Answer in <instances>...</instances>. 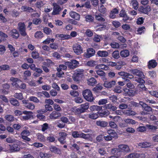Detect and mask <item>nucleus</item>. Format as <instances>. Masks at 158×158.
Returning a JSON list of instances; mask_svg holds the SVG:
<instances>
[{
    "instance_id": "7c9ffc66",
    "label": "nucleus",
    "mask_w": 158,
    "mask_h": 158,
    "mask_svg": "<svg viewBox=\"0 0 158 158\" xmlns=\"http://www.w3.org/2000/svg\"><path fill=\"white\" fill-rule=\"evenodd\" d=\"M72 111L74 112L76 114H78L83 113L82 110L80 108H77L74 107L72 109Z\"/></svg>"
},
{
    "instance_id": "9b49d317",
    "label": "nucleus",
    "mask_w": 158,
    "mask_h": 158,
    "mask_svg": "<svg viewBox=\"0 0 158 158\" xmlns=\"http://www.w3.org/2000/svg\"><path fill=\"white\" fill-rule=\"evenodd\" d=\"M119 15L120 17L123 18V20L125 22H127V21L129 19H130V17L128 15L124 9H123L121 10L119 14Z\"/></svg>"
},
{
    "instance_id": "f257e3e1",
    "label": "nucleus",
    "mask_w": 158,
    "mask_h": 158,
    "mask_svg": "<svg viewBox=\"0 0 158 158\" xmlns=\"http://www.w3.org/2000/svg\"><path fill=\"white\" fill-rule=\"evenodd\" d=\"M6 147L7 148L4 150V151H7L11 152H18L20 148V146L16 143L12 145L7 144L6 146Z\"/></svg>"
},
{
    "instance_id": "13d9d810",
    "label": "nucleus",
    "mask_w": 158,
    "mask_h": 158,
    "mask_svg": "<svg viewBox=\"0 0 158 158\" xmlns=\"http://www.w3.org/2000/svg\"><path fill=\"white\" fill-rule=\"evenodd\" d=\"M31 54L32 57L34 59H37L39 56L38 52L35 51L32 52Z\"/></svg>"
},
{
    "instance_id": "3c124183",
    "label": "nucleus",
    "mask_w": 158,
    "mask_h": 158,
    "mask_svg": "<svg viewBox=\"0 0 158 158\" xmlns=\"http://www.w3.org/2000/svg\"><path fill=\"white\" fill-rule=\"evenodd\" d=\"M35 107V105L33 103L31 102H28L25 106L28 109L31 110L34 109Z\"/></svg>"
},
{
    "instance_id": "bf43d9fd",
    "label": "nucleus",
    "mask_w": 158,
    "mask_h": 158,
    "mask_svg": "<svg viewBox=\"0 0 158 158\" xmlns=\"http://www.w3.org/2000/svg\"><path fill=\"white\" fill-rule=\"evenodd\" d=\"M29 100L30 101L36 103L40 102V100L37 98L35 96H31L29 98Z\"/></svg>"
},
{
    "instance_id": "e2e57ef3",
    "label": "nucleus",
    "mask_w": 158,
    "mask_h": 158,
    "mask_svg": "<svg viewBox=\"0 0 158 158\" xmlns=\"http://www.w3.org/2000/svg\"><path fill=\"white\" fill-rule=\"evenodd\" d=\"M147 128L149 130H155L158 128L157 127L152 125L148 124L146 125Z\"/></svg>"
},
{
    "instance_id": "72a5a7b5",
    "label": "nucleus",
    "mask_w": 158,
    "mask_h": 158,
    "mask_svg": "<svg viewBox=\"0 0 158 158\" xmlns=\"http://www.w3.org/2000/svg\"><path fill=\"white\" fill-rule=\"evenodd\" d=\"M10 102L11 104L15 106H19V101L14 98H11L10 100Z\"/></svg>"
},
{
    "instance_id": "5701e85b",
    "label": "nucleus",
    "mask_w": 158,
    "mask_h": 158,
    "mask_svg": "<svg viewBox=\"0 0 158 158\" xmlns=\"http://www.w3.org/2000/svg\"><path fill=\"white\" fill-rule=\"evenodd\" d=\"M144 78H142L140 77H136L135 79V81L137 82L140 84H142L141 86L143 87H142L143 90H145V89H146L144 85L143 84L142 85L145 83V81L143 79Z\"/></svg>"
},
{
    "instance_id": "69168bd1",
    "label": "nucleus",
    "mask_w": 158,
    "mask_h": 158,
    "mask_svg": "<svg viewBox=\"0 0 158 158\" xmlns=\"http://www.w3.org/2000/svg\"><path fill=\"white\" fill-rule=\"evenodd\" d=\"M85 34L87 36L91 37L93 35V33L92 30L88 29L86 30Z\"/></svg>"
},
{
    "instance_id": "58836bf2",
    "label": "nucleus",
    "mask_w": 158,
    "mask_h": 158,
    "mask_svg": "<svg viewBox=\"0 0 158 158\" xmlns=\"http://www.w3.org/2000/svg\"><path fill=\"white\" fill-rule=\"evenodd\" d=\"M88 84L89 85L93 86L96 84L97 82L94 78H91L88 80Z\"/></svg>"
},
{
    "instance_id": "0eeeda50",
    "label": "nucleus",
    "mask_w": 158,
    "mask_h": 158,
    "mask_svg": "<svg viewBox=\"0 0 158 158\" xmlns=\"http://www.w3.org/2000/svg\"><path fill=\"white\" fill-rule=\"evenodd\" d=\"M118 148L119 149L121 154L122 152L126 153L131 151L129 146L126 144H120L118 145Z\"/></svg>"
},
{
    "instance_id": "20e7f679",
    "label": "nucleus",
    "mask_w": 158,
    "mask_h": 158,
    "mask_svg": "<svg viewBox=\"0 0 158 158\" xmlns=\"http://www.w3.org/2000/svg\"><path fill=\"white\" fill-rule=\"evenodd\" d=\"M18 29L22 36H25L27 35L26 32V26L24 23H19L18 24Z\"/></svg>"
},
{
    "instance_id": "a211bd4d",
    "label": "nucleus",
    "mask_w": 158,
    "mask_h": 158,
    "mask_svg": "<svg viewBox=\"0 0 158 158\" xmlns=\"http://www.w3.org/2000/svg\"><path fill=\"white\" fill-rule=\"evenodd\" d=\"M10 35L13 38L15 39H17L19 35L18 31L15 29L11 30L10 32Z\"/></svg>"
},
{
    "instance_id": "bb28decb",
    "label": "nucleus",
    "mask_w": 158,
    "mask_h": 158,
    "mask_svg": "<svg viewBox=\"0 0 158 158\" xmlns=\"http://www.w3.org/2000/svg\"><path fill=\"white\" fill-rule=\"evenodd\" d=\"M49 149L50 151L54 153L59 154L61 152L60 150L54 146H50L49 147Z\"/></svg>"
},
{
    "instance_id": "393cba45",
    "label": "nucleus",
    "mask_w": 158,
    "mask_h": 158,
    "mask_svg": "<svg viewBox=\"0 0 158 158\" xmlns=\"http://www.w3.org/2000/svg\"><path fill=\"white\" fill-rule=\"evenodd\" d=\"M70 16L75 19L76 20L79 21L80 19V15L78 13L74 11H71L69 13Z\"/></svg>"
},
{
    "instance_id": "79ce46f5",
    "label": "nucleus",
    "mask_w": 158,
    "mask_h": 158,
    "mask_svg": "<svg viewBox=\"0 0 158 158\" xmlns=\"http://www.w3.org/2000/svg\"><path fill=\"white\" fill-rule=\"evenodd\" d=\"M98 64V62L97 61L91 60L88 61L86 63V65L90 67H94Z\"/></svg>"
},
{
    "instance_id": "864d4df0",
    "label": "nucleus",
    "mask_w": 158,
    "mask_h": 158,
    "mask_svg": "<svg viewBox=\"0 0 158 158\" xmlns=\"http://www.w3.org/2000/svg\"><path fill=\"white\" fill-rule=\"evenodd\" d=\"M6 119L9 122H13L15 119L13 116L11 115H7L5 116Z\"/></svg>"
},
{
    "instance_id": "0e129e2a",
    "label": "nucleus",
    "mask_w": 158,
    "mask_h": 158,
    "mask_svg": "<svg viewBox=\"0 0 158 158\" xmlns=\"http://www.w3.org/2000/svg\"><path fill=\"white\" fill-rule=\"evenodd\" d=\"M43 30L44 32L47 35H49L52 33L51 30L48 27L44 28Z\"/></svg>"
},
{
    "instance_id": "ddd939ff",
    "label": "nucleus",
    "mask_w": 158,
    "mask_h": 158,
    "mask_svg": "<svg viewBox=\"0 0 158 158\" xmlns=\"http://www.w3.org/2000/svg\"><path fill=\"white\" fill-rule=\"evenodd\" d=\"M67 134L64 132H60L59 133V137L58 140L61 144H64L65 143V141Z\"/></svg>"
},
{
    "instance_id": "2f4dec72",
    "label": "nucleus",
    "mask_w": 158,
    "mask_h": 158,
    "mask_svg": "<svg viewBox=\"0 0 158 158\" xmlns=\"http://www.w3.org/2000/svg\"><path fill=\"white\" fill-rule=\"evenodd\" d=\"M123 114L127 116L134 115L136 113L134 111L130 110H125L123 112Z\"/></svg>"
},
{
    "instance_id": "a18cd8bd",
    "label": "nucleus",
    "mask_w": 158,
    "mask_h": 158,
    "mask_svg": "<svg viewBox=\"0 0 158 158\" xmlns=\"http://www.w3.org/2000/svg\"><path fill=\"white\" fill-rule=\"evenodd\" d=\"M14 97L15 98L20 100H22L23 98V94L21 93H15L14 95Z\"/></svg>"
},
{
    "instance_id": "f8f14e48",
    "label": "nucleus",
    "mask_w": 158,
    "mask_h": 158,
    "mask_svg": "<svg viewBox=\"0 0 158 158\" xmlns=\"http://www.w3.org/2000/svg\"><path fill=\"white\" fill-rule=\"evenodd\" d=\"M95 53V51L94 49L92 48H89L87 49L86 52L84 53L83 56L86 58H89L94 56Z\"/></svg>"
},
{
    "instance_id": "ea45409f",
    "label": "nucleus",
    "mask_w": 158,
    "mask_h": 158,
    "mask_svg": "<svg viewBox=\"0 0 158 158\" xmlns=\"http://www.w3.org/2000/svg\"><path fill=\"white\" fill-rule=\"evenodd\" d=\"M132 7L135 10H137L138 8V3L137 0H132L131 2Z\"/></svg>"
},
{
    "instance_id": "de8ad7c7",
    "label": "nucleus",
    "mask_w": 158,
    "mask_h": 158,
    "mask_svg": "<svg viewBox=\"0 0 158 158\" xmlns=\"http://www.w3.org/2000/svg\"><path fill=\"white\" fill-rule=\"evenodd\" d=\"M46 62H44L43 63L44 64V65L49 66L50 65L54 64V63L49 59H47L46 60Z\"/></svg>"
},
{
    "instance_id": "2eb2a0df",
    "label": "nucleus",
    "mask_w": 158,
    "mask_h": 158,
    "mask_svg": "<svg viewBox=\"0 0 158 158\" xmlns=\"http://www.w3.org/2000/svg\"><path fill=\"white\" fill-rule=\"evenodd\" d=\"M123 90L126 95L129 96H133L135 93V91L132 89L124 88Z\"/></svg>"
},
{
    "instance_id": "338daca9",
    "label": "nucleus",
    "mask_w": 158,
    "mask_h": 158,
    "mask_svg": "<svg viewBox=\"0 0 158 158\" xmlns=\"http://www.w3.org/2000/svg\"><path fill=\"white\" fill-rule=\"evenodd\" d=\"M108 55V52L106 51H99V56H107Z\"/></svg>"
},
{
    "instance_id": "c9c22d12",
    "label": "nucleus",
    "mask_w": 158,
    "mask_h": 158,
    "mask_svg": "<svg viewBox=\"0 0 158 158\" xmlns=\"http://www.w3.org/2000/svg\"><path fill=\"white\" fill-rule=\"evenodd\" d=\"M139 145L142 148H146L150 147L151 146V144L149 142H145L139 143Z\"/></svg>"
},
{
    "instance_id": "39448f33",
    "label": "nucleus",
    "mask_w": 158,
    "mask_h": 158,
    "mask_svg": "<svg viewBox=\"0 0 158 158\" xmlns=\"http://www.w3.org/2000/svg\"><path fill=\"white\" fill-rule=\"evenodd\" d=\"M151 10V6L149 5L140 6L138 9V11L141 13L148 15Z\"/></svg>"
},
{
    "instance_id": "603ef678",
    "label": "nucleus",
    "mask_w": 158,
    "mask_h": 158,
    "mask_svg": "<svg viewBox=\"0 0 158 158\" xmlns=\"http://www.w3.org/2000/svg\"><path fill=\"white\" fill-rule=\"evenodd\" d=\"M41 131L44 132L49 128L48 125V123H45L41 125Z\"/></svg>"
},
{
    "instance_id": "aec40b11",
    "label": "nucleus",
    "mask_w": 158,
    "mask_h": 158,
    "mask_svg": "<svg viewBox=\"0 0 158 158\" xmlns=\"http://www.w3.org/2000/svg\"><path fill=\"white\" fill-rule=\"evenodd\" d=\"M119 13V10L116 8H114L110 11L109 17L112 19H115L116 17V14H118Z\"/></svg>"
},
{
    "instance_id": "7ed1b4c3",
    "label": "nucleus",
    "mask_w": 158,
    "mask_h": 158,
    "mask_svg": "<svg viewBox=\"0 0 158 158\" xmlns=\"http://www.w3.org/2000/svg\"><path fill=\"white\" fill-rule=\"evenodd\" d=\"M65 64L69 69H74L78 67L79 62L75 60H73L71 61L65 62Z\"/></svg>"
},
{
    "instance_id": "423d86ee",
    "label": "nucleus",
    "mask_w": 158,
    "mask_h": 158,
    "mask_svg": "<svg viewBox=\"0 0 158 158\" xmlns=\"http://www.w3.org/2000/svg\"><path fill=\"white\" fill-rule=\"evenodd\" d=\"M53 8L52 13V15H56L59 14L60 12L63 10V9L56 3H53Z\"/></svg>"
},
{
    "instance_id": "6e6d98bb",
    "label": "nucleus",
    "mask_w": 158,
    "mask_h": 158,
    "mask_svg": "<svg viewBox=\"0 0 158 158\" xmlns=\"http://www.w3.org/2000/svg\"><path fill=\"white\" fill-rule=\"evenodd\" d=\"M53 107L54 109L55 110V111L58 112L62 111V109L59 105L55 103L53 104Z\"/></svg>"
},
{
    "instance_id": "4be33fe9",
    "label": "nucleus",
    "mask_w": 158,
    "mask_h": 158,
    "mask_svg": "<svg viewBox=\"0 0 158 158\" xmlns=\"http://www.w3.org/2000/svg\"><path fill=\"white\" fill-rule=\"evenodd\" d=\"M21 9L24 12H29L30 13L34 12L35 10L31 7L26 6H23L21 7Z\"/></svg>"
},
{
    "instance_id": "09e8293b",
    "label": "nucleus",
    "mask_w": 158,
    "mask_h": 158,
    "mask_svg": "<svg viewBox=\"0 0 158 158\" xmlns=\"http://www.w3.org/2000/svg\"><path fill=\"white\" fill-rule=\"evenodd\" d=\"M124 122L127 124H134L136 123L135 121L132 119L130 118H127L124 120Z\"/></svg>"
},
{
    "instance_id": "dca6fc26",
    "label": "nucleus",
    "mask_w": 158,
    "mask_h": 158,
    "mask_svg": "<svg viewBox=\"0 0 158 158\" xmlns=\"http://www.w3.org/2000/svg\"><path fill=\"white\" fill-rule=\"evenodd\" d=\"M157 64V63L155 60H151L148 63V68L149 69H151L156 67Z\"/></svg>"
},
{
    "instance_id": "4468645a",
    "label": "nucleus",
    "mask_w": 158,
    "mask_h": 158,
    "mask_svg": "<svg viewBox=\"0 0 158 158\" xmlns=\"http://www.w3.org/2000/svg\"><path fill=\"white\" fill-rule=\"evenodd\" d=\"M130 72L133 74L137 76L138 77H140L143 78L145 77V76L143 72L137 69H131Z\"/></svg>"
},
{
    "instance_id": "6ab92c4d",
    "label": "nucleus",
    "mask_w": 158,
    "mask_h": 158,
    "mask_svg": "<svg viewBox=\"0 0 158 158\" xmlns=\"http://www.w3.org/2000/svg\"><path fill=\"white\" fill-rule=\"evenodd\" d=\"M115 84L114 81H105L104 84V86L106 88H109L113 87Z\"/></svg>"
},
{
    "instance_id": "4c0bfd02",
    "label": "nucleus",
    "mask_w": 158,
    "mask_h": 158,
    "mask_svg": "<svg viewBox=\"0 0 158 158\" xmlns=\"http://www.w3.org/2000/svg\"><path fill=\"white\" fill-rule=\"evenodd\" d=\"M89 103H85L84 104H82L81 105V109L82 111V112H84L85 110H87L89 108Z\"/></svg>"
},
{
    "instance_id": "9d476101",
    "label": "nucleus",
    "mask_w": 158,
    "mask_h": 158,
    "mask_svg": "<svg viewBox=\"0 0 158 158\" xmlns=\"http://www.w3.org/2000/svg\"><path fill=\"white\" fill-rule=\"evenodd\" d=\"M105 108V107L99 106V116L105 117L109 114V112Z\"/></svg>"
},
{
    "instance_id": "c756f323",
    "label": "nucleus",
    "mask_w": 158,
    "mask_h": 158,
    "mask_svg": "<svg viewBox=\"0 0 158 158\" xmlns=\"http://www.w3.org/2000/svg\"><path fill=\"white\" fill-rule=\"evenodd\" d=\"M39 156L41 158H49L52 156L50 153L42 152L40 153Z\"/></svg>"
},
{
    "instance_id": "5fc2aeb1",
    "label": "nucleus",
    "mask_w": 158,
    "mask_h": 158,
    "mask_svg": "<svg viewBox=\"0 0 158 158\" xmlns=\"http://www.w3.org/2000/svg\"><path fill=\"white\" fill-rule=\"evenodd\" d=\"M42 20L41 19L39 18L34 19L32 20L33 23L36 25L40 24Z\"/></svg>"
},
{
    "instance_id": "4d7b16f0",
    "label": "nucleus",
    "mask_w": 158,
    "mask_h": 158,
    "mask_svg": "<svg viewBox=\"0 0 158 158\" xmlns=\"http://www.w3.org/2000/svg\"><path fill=\"white\" fill-rule=\"evenodd\" d=\"M121 89V87L119 86H116L114 88L113 91H114L115 93L119 94L120 93L122 92Z\"/></svg>"
},
{
    "instance_id": "1a4fd4ad",
    "label": "nucleus",
    "mask_w": 158,
    "mask_h": 158,
    "mask_svg": "<svg viewBox=\"0 0 158 158\" xmlns=\"http://www.w3.org/2000/svg\"><path fill=\"white\" fill-rule=\"evenodd\" d=\"M73 49L74 53L77 55H80L83 52L82 48L79 44L74 45Z\"/></svg>"
},
{
    "instance_id": "c85d7f7f",
    "label": "nucleus",
    "mask_w": 158,
    "mask_h": 158,
    "mask_svg": "<svg viewBox=\"0 0 158 158\" xmlns=\"http://www.w3.org/2000/svg\"><path fill=\"white\" fill-rule=\"evenodd\" d=\"M120 54L122 57H126L129 56V52L127 49L123 50L120 52Z\"/></svg>"
},
{
    "instance_id": "8fccbe9b",
    "label": "nucleus",
    "mask_w": 158,
    "mask_h": 158,
    "mask_svg": "<svg viewBox=\"0 0 158 158\" xmlns=\"http://www.w3.org/2000/svg\"><path fill=\"white\" fill-rule=\"evenodd\" d=\"M88 117L91 119H96L98 117V114L97 113H92L89 115Z\"/></svg>"
},
{
    "instance_id": "a878e982",
    "label": "nucleus",
    "mask_w": 158,
    "mask_h": 158,
    "mask_svg": "<svg viewBox=\"0 0 158 158\" xmlns=\"http://www.w3.org/2000/svg\"><path fill=\"white\" fill-rule=\"evenodd\" d=\"M111 153L115 156L119 157L121 155L119 149L118 148H113L111 151Z\"/></svg>"
},
{
    "instance_id": "412c9836",
    "label": "nucleus",
    "mask_w": 158,
    "mask_h": 158,
    "mask_svg": "<svg viewBox=\"0 0 158 158\" xmlns=\"http://www.w3.org/2000/svg\"><path fill=\"white\" fill-rule=\"evenodd\" d=\"M80 138H82L88 140L92 141L93 140V138L92 137V135L89 134H85L83 133H81Z\"/></svg>"
},
{
    "instance_id": "cd10ccee",
    "label": "nucleus",
    "mask_w": 158,
    "mask_h": 158,
    "mask_svg": "<svg viewBox=\"0 0 158 158\" xmlns=\"http://www.w3.org/2000/svg\"><path fill=\"white\" fill-rule=\"evenodd\" d=\"M37 139L40 141L44 142L46 140V138L42 134L38 133L36 134Z\"/></svg>"
},
{
    "instance_id": "f03ea898",
    "label": "nucleus",
    "mask_w": 158,
    "mask_h": 158,
    "mask_svg": "<svg viewBox=\"0 0 158 158\" xmlns=\"http://www.w3.org/2000/svg\"><path fill=\"white\" fill-rule=\"evenodd\" d=\"M82 95L84 98L89 102H92L94 100V98L91 91L89 89H86L82 92Z\"/></svg>"
},
{
    "instance_id": "37998d69",
    "label": "nucleus",
    "mask_w": 158,
    "mask_h": 158,
    "mask_svg": "<svg viewBox=\"0 0 158 158\" xmlns=\"http://www.w3.org/2000/svg\"><path fill=\"white\" fill-rule=\"evenodd\" d=\"M112 56L114 59H118L120 57L118 51L115 50L112 53Z\"/></svg>"
},
{
    "instance_id": "f3484780",
    "label": "nucleus",
    "mask_w": 158,
    "mask_h": 158,
    "mask_svg": "<svg viewBox=\"0 0 158 158\" xmlns=\"http://www.w3.org/2000/svg\"><path fill=\"white\" fill-rule=\"evenodd\" d=\"M139 104L145 111L147 112L152 111V108L148 106L145 103L142 101H140L139 102Z\"/></svg>"
},
{
    "instance_id": "c03bdc74",
    "label": "nucleus",
    "mask_w": 158,
    "mask_h": 158,
    "mask_svg": "<svg viewBox=\"0 0 158 158\" xmlns=\"http://www.w3.org/2000/svg\"><path fill=\"white\" fill-rule=\"evenodd\" d=\"M84 70L83 69L81 70L80 73H77L76 74L75 78L77 81H78L79 78H81L83 76V72Z\"/></svg>"
},
{
    "instance_id": "680f3d73",
    "label": "nucleus",
    "mask_w": 158,
    "mask_h": 158,
    "mask_svg": "<svg viewBox=\"0 0 158 158\" xmlns=\"http://www.w3.org/2000/svg\"><path fill=\"white\" fill-rule=\"evenodd\" d=\"M147 129V128L146 126L145 127L143 126H140L137 128V130L138 131L142 132L146 131Z\"/></svg>"
},
{
    "instance_id": "f704fd0d",
    "label": "nucleus",
    "mask_w": 158,
    "mask_h": 158,
    "mask_svg": "<svg viewBox=\"0 0 158 158\" xmlns=\"http://www.w3.org/2000/svg\"><path fill=\"white\" fill-rule=\"evenodd\" d=\"M56 37L58 38H60L61 40L68 39L70 38L69 35L64 34H57Z\"/></svg>"
},
{
    "instance_id": "6e6552de",
    "label": "nucleus",
    "mask_w": 158,
    "mask_h": 158,
    "mask_svg": "<svg viewBox=\"0 0 158 158\" xmlns=\"http://www.w3.org/2000/svg\"><path fill=\"white\" fill-rule=\"evenodd\" d=\"M61 115V113L56 111H53L49 115V118L53 120L58 119Z\"/></svg>"
},
{
    "instance_id": "e433bc0d",
    "label": "nucleus",
    "mask_w": 158,
    "mask_h": 158,
    "mask_svg": "<svg viewBox=\"0 0 158 158\" xmlns=\"http://www.w3.org/2000/svg\"><path fill=\"white\" fill-rule=\"evenodd\" d=\"M125 81H126V85L128 89H133L134 88L135 86L131 82L130 80L128 79H126Z\"/></svg>"
},
{
    "instance_id": "a19ab883",
    "label": "nucleus",
    "mask_w": 158,
    "mask_h": 158,
    "mask_svg": "<svg viewBox=\"0 0 158 158\" xmlns=\"http://www.w3.org/2000/svg\"><path fill=\"white\" fill-rule=\"evenodd\" d=\"M34 36L37 39H41L44 36L43 34L40 31H38L35 33Z\"/></svg>"
},
{
    "instance_id": "052dcab7",
    "label": "nucleus",
    "mask_w": 158,
    "mask_h": 158,
    "mask_svg": "<svg viewBox=\"0 0 158 158\" xmlns=\"http://www.w3.org/2000/svg\"><path fill=\"white\" fill-rule=\"evenodd\" d=\"M138 153H133L129 154L127 158H139Z\"/></svg>"
},
{
    "instance_id": "774afa93",
    "label": "nucleus",
    "mask_w": 158,
    "mask_h": 158,
    "mask_svg": "<svg viewBox=\"0 0 158 158\" xmlns=\"http://www.w3.org/2000/svg\"><path fill=\"white\" fill-rule=\"evenodd\" d=\"M70 94L74 97H77L79 95V93L75 90H72L70 91Z\"/></svg>"
},
{
    "instance_id": "473e14b6",
    "label": "nucleus",
    "mask_w": 158,
    "mask_h": 158,
    "mask_svg": "<svg viewBox=\"0 0 158 158\" xmlns=\"http://www.w3.org/2000/svg\"><path fill=\"white\" fill-rule=\"evenodd\" d=\"M107 133L109 135L113 138L117 137V134L114 130H110L107 131Z\"/></svg>"
},
{
    "instance_id": "b1692460",
    "label": "nucleus",
    "mask_w": 158,
    "mask_h": 158,
    "mask_svg": "<svg viewBox=\"0 0 158 158\" xmlns=\"http://www.w3.org/2000/svg\"><path fill=\"white\" fill-rule=\"evenodd\" d=\"M144 78H142L140 77H136L135 79V81L137 82L140 84H142L141 86L143 87H142L143 90H145V89H146L144 85L143 84L142 85L145 83V81L143 79Z\"/></svg>"
},
{
    "instance_id": "49530a36",
    "label": "nucleus",
    "mask_w": 158,
    "mask_h": 158,
    "mask_svg": "<svg viewBox=\"0 0 158 158\" xmlns=\"http://www.w3.org/2000/svg\"><path fill=\"white\" fill-rule=\"evenodd\" d=\"M106 25L107 23L106 22L99 23V31L105 30Z\"/></svg>"
}]
</instances>
